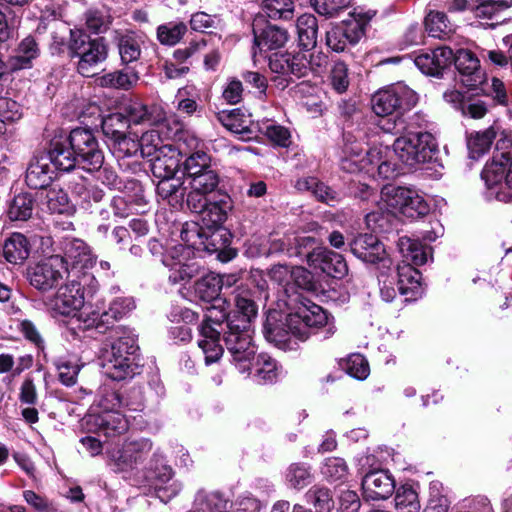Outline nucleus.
I'll return each instance as SVG.
<instances>
[{
    "mask_svg": "<svg viewBox=\"0 0 512 512\" xmlns=\"http://www.w3.org/2000/svg\"><path fill=\"white\" fill-rule=\"evenodd\" d=\"M55 365L59 372L60 382L65 386H73L77 381L82 365L76 361L63 358L58 359Z\"/></svg>",
    "mask_w": 512,
    "mask_h": 512,
    "instance_id": "64",
    "label": "nucleus"
},
{
    "mask_svg": "<svg viewBox=\"0 0 512 512\" xmlns=\"http://www.w3.org/2000/svg\"><path fill=\"white\" fill-rule=\"evenodd\" d=\"M149 471L152 474L151 478L158 482L155 484V489L157 496L161 501L167 502L178 494L181 489L179 484L172 483L168 487L162 486L171 480L173 470L164 462V457L159 451H155L153 453V457L149 464Z\"/></svg>",
    "mask_w": 512,
    "mask_h": 512,
    "instance_id": "18",
    "label": "nucleus"
},
{
    "mask_svg": "<svg viewBox=\"0 0 512 512\" xmlns=\"http://www.w3.org/2000/svg\"><path fill=\"white\" fill-rule=\"evenodd\" d=\"M309 56L305 52L274 53L269 57V68L283 76H304L309 68Z\"/></svg>",
    "mask_w": 512,
    "mask_h": 512,
    "instance_id": "19",
    "label": "nucleus"
},
{
    "mask_svg": "<svg viewBox=\"0 0 512 512\" xmlns=\"http://www.w3.org/2000/svg\"><path fill=\"white\" fill-rule=\"evenodd\" d=\"M34 210V199L28 193L16 195L8 205L7 216L11 221H26Z\"/></svg>",
    "mask_w": 512,
    "mask_h": 512,
    "instance_id": "43",
    "label": "nucleus"
},
{
    "mask_svg": "<svg viewBox=\"0 0 512 512\" xmlns=\"http://www.w3.org/2000/svg\"><path fill=\"white\" fill-rule=\"evenodd\" d=\"M152 447L148 438L128 439L121 449L110 453V459L117 471H132L143 463Z\"/></svg>",
    "mask_w": 512,
    "mask_h": 512,
    "instance_id": "11",
    "label": "nucleus"
},
{
    "mask_svg": "<svg viewBox=\"0 0 512 512\" xmlns=\"http://www.w3.org/2000/svg\"><path fill=\"white\" fill-rule=\"evenodd\" d=\"M39 47L35 39L31 36L24 38L15 54L10 57L9 65L13 70L30 68L32 61L39 56Z\"/></svg>",
    "mask_w": 512,
    "mask_h": 512,
    "instance_id": "40",
    "label": "nucleus"
},
{
    "mask_svg": "<svg viewBox=\"0 0 512 512\" xmlns=\"http://www.w3.org/2000/svg\"><path fill=\"white\" fill-rule=\"evenodd\" d=\"M393 151L401 162L414 167L432 159L436 142L429 132H409L394 141Z\"/></svg>",
    "mask_w": 512,
    "mask_h": 512,
    "instance_id": "5",
    "label": "nucleus"
},
{
    "mask_svg": "<svg viewBox=\"0 0 512 512\" xmlns=\"http://www.w3.org/2000/svg\"><path fill=\"white\" fill-rule=\"evenodd\" d=\"M142 201L141 196L132 198L130 195H116L111 200V207L113 212L118 217H127L137 210L136 206H140Z\"/></svg>",
    "mask_w": 512,
    "mask_h": 512,
    "instance_id": "62",
    "label": "nucleus"
},
{
    "mask_svg": "<svg viewBox=\"0 0 512 512\" xmlns=\"http://www.w3.org/2000/svg\"><path fill=\"white\" fill-rule=\"evenodd\" d=\"M443 98L447 103L459 110L462 115L473 119H480L487 112L486 105L481 100L471 98L455 89L445 91Z\"/></svg>",
    "mask_w": 512,
    "mask_h": 512,
    "instance_id": "29",
    "label": "nucleus"
},
{
    "mask_svg": "<svg viewBox=\"0 0 512 512\" xmlns=\"http://www.w3.org/2000/svg\"><path fill=\"white\" fill-rule=\"evenodd\" d=\"M219 122L229 131L245 134L249 130V120L244 119L239 109L223 110L217 114Z\"/></svg>",
    "mask_w": 512,
    "mask_h": 512,
    "instance_id": "52",
    "label": "nucleus"
},
{
    "mask_svg": "<svg viewBox=\"0 0 512 512\" xmlns=\"http://www.w3.org/2000/svg\"><path fill=\"white\" fill-rule=\"evenodd\" d=\"M266 340L280 349H294L293 339L305 341L311 334L327 339L335 333L333 322H264Z\"/></svg>",
    "mask_w": 512,
    "mask_h": 512,
    "instance_id": "3",
    "label": "nucleus"
},
{
    "mask_svg": "<svg viewBox=\"0 0 512 512\" xmlns=\"http://www.w3.org/2000/svg\"><path fill=\"white\" fill-rule=\"evenodd\" d=\"M297 34L299 45L305 49L310 50L316 46L317 43V19L312 14H303L298 17Z\"/></svg>",
    "mask_w": 512,
    "mask_h": 512,
    "instance_id": "42",
    "label": "nucleus"
},
{
    "mask_svg": "<svg viewBox=\"0 0 512 512\" xmlns=\"http://www.w3.org/2000/svg\"><path fill=\"white\" fill-rule=\"evenodd\" d=\"M187 26L183 22H168L157 27L156 37L160 44L174 46L181 41Z\"/></svg>",
    "mask_w": 512,
    "mask_h": 512,
    "instance_id": "50",
    "label": "nucleus"
},
{
    "mask_svg": "<svg viewBox=\"0 0 512 512\" xmlns=\"http://www.w3.org/2000/svg\"><path fill=\"white\" fill-rule=\"evenodd\" d=\"M453 62L459 72V81L469 90L480 89L486 92L482 86L485 83V73L480 67L478 58L469 50L460 49L454 53Z\"/></svg>",
    "mask_w": 512,
    "mask_h": 512,
    "instance_id": "13",
    "label": "nucleus"
},
{
    "mask_svg": "<svg viewBox=\"0 0 512 512\" xmlns=\"http://www.w3.org/2000/svg\"><path fill=\"white\" fill-rule=\"evenodd\" d=\"M349 245L352 254L361 261L370 264L381 263L383 267H390L391 260L377 236L370 233L359 234Z\"/></svg>",
    "mask_w": 512,
    "mask_h": 512,
    "instance_id": "12",
    "label": "nucleus"
},
{
    "mask_svg": "<svg viewBox=\"0 0 512 512\" xmlns=\"http://www.w3.org/2000/svg\"><path fill=\"white\" fill-rule=\"evenodd\" d=\"M398 290L402 295L407 296L406 300H416L423 294L421 274L410 264H403L397 267Z\"/></svg>",
    "mask_w": 512,
    "mask_h": 512,
    "instance_id": "30",
    "label": "nucleus"
},
{
    "mask_svg": "<svg viewBox=\"0 0 512 512\" xmlns=\"http://www.w3.org/2000/svg\"><path fill=\"white\" fill-rule=\"evenodd\" d=\"M495 137L496 132L492 127L484 131L471 134L467 139L470 158L478 159L485 154L490 149Z\"/></svg>",
    "mask_w": 512,
    "mask_h": 512,
    "instance_id": "45",
    "label": "nucleus"
},
{
    "mask_svg": "<svg viewBox=\"0 0 512 512\" xmlns=\"http://www.w3.org/2000/svg\"><path fill=\"white\" fill-rule=\"evenodd\" d=\"M232 506V502L218 491L200 490L194 500L197 512H229Z\"/></svg>",
    "mask_w": 512,
    "mask_h": 512,
    "instance_id": "37",
    "label": "nucleus"
},
{
    "mask_svg": "<svg viewBox=\"0 0 512 512\" xmlns=\"http://www.w3.org/2000/svg\"><path fill=\"white\" fill-rule=\"evenodd\" d=\"M210 156L204 151H195L184 161L183 170L186 180L196 176L204 170L210 169Z\"/></svg>",
    "mask_w": 512,
    "mask_h": 512,
    "instance_id": "57",
    "label": "nucleus"
},
{
    "mask_svg": "<svg viewBox=\"0 0 512 512\" xmlns=\"http://www.w3.org/2000/svg\"><path fill=\"white\" fill-rule=\"evenodd\" d=\"M184 250L182 245L174 247L163 259L164 265L170 269L169 280L174 284L189 281L199 273L198 263L184 257Z\"/></svg>",
    "mask_w": 512,
    "mask_h": 512,
    "instance_id": "20",
    "label": "nucleus"
},
{
    "mask_svg": "<svg viewBox=\"0 0 512 512\" xmlns=\"http://www.w3.org/2000/svg\"><path fill=\"white\" fill-rule=\"evenodd\" d=\"M66 278L67 282L58 289L50 307L55 315L74 317L83 307L85 296L82 283L74 273H68Z\"/></svg>",
    "mask_w": 512,
    "mask_h": 512,
    "instance_id": "10",
    "label": "nucleus"
},
{
    "mask_svg": "<svg viewBox=\"0 0 512 512\" xmlns=\"http://www.w3.org/2000/svg\"><path fill=\"white\" fill-rule=\"evenodd\" d=\"M296 187L302 191H311L319 200L327 204H331L337 199L336 192L315 177L298 180Z\"/></svg>",
    "mask_w": 512,
    "mask_h": 512,
    "instance_id": "49",
    "label": "nucleus"
},
{
    "mask_svg": "<svg viewBox=\"0 0 512 512\" xmlns=\"http://www.w3.org/2000/svg\"><path fill=\"white\" fill-rule=\"evenodd\" d=\"M418 101L417 94L403 83H397L379 90L372 98V109L378 116H388L397 110L413 107Z\"/></svg>",
    "mask_w": 512,
    "mask_h": 512,
    "instance_id": "7",
    "label": "nucleus"
},
{
    "mask_svg": "<svg viewBox=\"0 0 512 512\" xmlns=\"http://www.w3.org/2000/svg\"><path fill=\"white\" fill-rule=\"evenodd\" d=\"M115 41L122 63L129 64L140 58L143 43L141 35L131 30L116 32Z\"/></svg>",
    "mask_w": 512,
    "mask_h": 512,
    "instance_id": "33",
    "label": "nucleus"
},
{
    "mask_svg": "<svg viewBox=\"0 0 512 512\" xmlns=\"http://www.w3.org/2000/svg\"><path fill=\"white\" fill-rule=\"evenodd\" d=\"M70 35V57L78 58L77 71L84 77H91L97 73L98 67L108 57V46L103 38L90 39L81 30L64 27Z\"/></svg>",
    "mask_w": 512,
    "mask_h": 512,
    "instance_id": "4",
    "label": "nucleus"
},
{
    "mask_svg": "<svg viewBox=\"0 0 512 512\" xmlns=\"http://www.w3.org/2000/svg\"><path fill=\"white\" fill-rule=\"evenodd\" d=\"M53 179V172L47 158L31 161L26 171V183L32 189L47 188Z\"/></svg>",
    "mask_w": 512,
    "mask_h": 512,
    "instance_id": "38",
    "label": "nucleus"
},
{
    "mask_svg": "<svg viewBox=\"0 0 512 512\" xmlns=\"http://www.w3.org/2000/svg\"><path fill=\"white\" fill-rule=\"evenodd\" d=\"M68 140L83 170L95 172L101 169L104 164V155L91 130L75 128L70 132Z\"/></svg>",
    "mask_w": 512,
    "mask_h": 512,
    "instance_id": "8",
    "label": "nucleus"
},
{
    "mask_svg": "<svg viewBox=\"0 0 512 512\" xmlns=\"http://www.w3.org/2000/svg\"><path fill=\"white\" fill-rule=\"evenodd\" d=\"M321 472L329 481H340L347 477L348 466L344 459L332 457L325 460Z\"/></svg>",
    "mask_w": 512,
    "mask_h": 512,
    "instance_id": "63",
    "label": "nucleus"
},
{
    "mask_svg": "<svg viewBox=\"0 0 512 512\" xmlns=\"http://www.w3.org/2000/svg\"><path fill=\"white\" fill-rule=\"evenodd\" d=\"M231 209L232 201L228 195L214 196L208 200L207 205L199 214L200 220L207 229H217L227 220Z\"/></svg>",
    "mask_w": 512,
    "mask_h": 512,
    "instance_id": "27",
    "label": "nucleus"
},
{
    "mask_svg": "<svg viewBox=\"0 0 512 512\" xmlns=\"http://www.w3.org/2000/svg\"><path fill=\"white\" fill-rule=\"evenodd\" d=\"M186 192L187 187L179 177L161 179L156 186L157 196L175 209L183 208Z\"/></svg>",
    "mask_w": 512,
    "mask_h": 512,
    "instance_id": "31",
    "label": "nucleus"
},
{
    "mask_svg": "<svg viewBox=\"0 0 512 512\" xmlns=\"http://www.w3.org/2000/svg\"><path fill=\"white\" fill-rule=\"evenodd\" d=\"M285 480L290 488L301 490L313 480L311 467L305 463H292L285 472Z\"/></svg>",
    "mask_w": 512,
    "mask_h": 512,
    "instance_id": "44",
    "label": "nucleus"
},
{
    "mask_svg": "<svg viewBox=\"0 0 512 512\" xmlns=\"http://www.w3.org/2000/svg\"><path fill=\"white\" fill-rule=\"evenodd\" d=\"M344 156L341 159V169L348 173H356L362 170H368V164L374 162V156L379 154L376 148L366 149L363 143L350 141L346 138L343 148Z\"/></svg>",
    "mask_w": 512,
    "mask_h": 512,
    "instance_id": "16",
    "label": "nucleus"
},
{
    "mask_svg": "<svg viewBox=\"0 0 512 512\" xmlns=\"http://www.w3.org/2000/svg\"><path fill=\"white\" fill-rule=\"evenodd\" d=\"M453 59V50L443 46L416 56L414 63L423 74L439 77L445 69L450 67Z\"/></svg>",
    "mask_w": 512,
    "mask_h": 512,
    "instance_id": "23",
    "label": "nucleus"
},
{
    "mask_svg": "<svg viewBox=\"0 0 512 512\" xmlns=\"http://www.w3.org/2000/svg\"><path fill=\"white\" fill-rule=\"evenodd\" d=\"M139 141L140 155L153 158L165 153H174L175 145L160 136L159 129H152L142 134Z\"/></svg>",
    "mask_w": 512,
    "mask_h": 512,
    "instance_id": "34",
    "label": "nucleus"
},
{
    "mask_svg": "<svg viewBox=\"0 0 512 512\" xmlns=\"http://www.w3.org/2000/svg\"><path fill=\"white\" fill-rule=\"evenodd\" d=\"M27 279L31 286L39 291L47 292L56 287L64 276H68V268L64 259L53 255L27 269Z\"/></svg>",
    "mask_w": 512,
    "mask_h": 512,
    "instance_id": "9",
    "label": "nucleus"
},
{
    "mask_svg": "<svg viewBox=\"0 0 512 512\" xmlns=\"http://www.w3.org/2000/svg\"><path fill=\"white\" fill-rule=\"evenodd\" d=\"M99 406L102 411L95 416L94 422L100 433L114 437L128 430V420L119 410L122 407V400L117 392L107 391L102 396Z\"/></svg>",
    "mask_w": 512,
    "mask_h": 512,
    "instance_id": "6",
    "label": "nucleus"
},
{
    "mask_svg": "<svg viewBox=\"0 0 512 512\" xmlns=\"http://www.w3.org/2000/svg\"><path fill=\"white\" fill-rule=\"evenodd\" d=\"M307 262L311 268L333 278L341 279L348 273L344 257L326 248H314L307 254Z\"/></svg>",
    "mask_w": 512,
    "mask_h": 512,
    "instance_id": "15",
    "label": "nucleus"
},
{
    "mask_svg": "<svg viewBox=\"0 0 512 512\" xmlns=\"http://www.w3.org/2000/svg\"><path fill=\"white\" fill-rule=\"evenodd\" d=\"M412 189L398 186H385L381 192L382 200L388 207L404 216V209Z\"/></svg>",
    "mask_w": 512,
    "mask_h": 512,
    "instance_id": "46",
    "label": "nucleus"
},
{
    "mask_svg": "<svg viewBox=\"0 0 512 512\" xmlns=\"http://www.w3.org/2000/svg\"><path fill=\"white\" fill-rule=\"evenodd\" d=\"M398 249L405 264L420 266L427 262L430 248L408 236L400 237Z\"/></svg>",
    "mask_w": 512,
    "mask_h": 512,
    "instance_id": "36",
    "label": "nucleus"
},
{
    "mask_svg": "<svg viewBox=\"0 0 512 512\" xmlns=\"http://www.w3.org/2000/svg\"><path fill=\"white\" fill-rule=\"evenodd\" d=\"M107 145L117 158L131 157L140 153L138 139L127 136L125 133L109 141Z\"/></svg>",
    "mask_w": 512,
    "mask_h": 512,
    "instance_id": "53",
    "label": "nucleus"
},
{
    "mask_svg": "<svg viewBox=\"0 0 512 512\" xmlns=\"http://www.w3.org/2000/svg\"><path fill=\"white\" fill-rule=\"evenodd\" d=\"M47 159L60 171L74 169L77 161H79L68 137H54L51 140Z\"/></svg>",
    "mask_w": 512,
    "mask_h": 512,
    "instance_id": "28",
    "label": "nucleus"
},
{
    "mask_svg": "<svg viewBox=\"0 0 512 512\" xmlns=\"http://www.w3.org/2000/svg\"><path fill=\"white\" fill-rule=\"evenodd\" d=\"M136 309L135 300L132 297H119L114 299L104 315L112 318L113 320H121L132 316L133 311Z\"/></svg>",
    "mask_w": 512,
    "mask_h": 512,
    "instance_id": "61",
    "label": "nucleus"
},
{
    "mask_svg": "<svg viewBox=\"0 0 512 512\" xmlns=\"http://www.w3.org/2000/svg\"><path fill=\"white\" fill-rule=\"evenodd\" d=\"M224 286V278L216 273H209L196 281L194 285L195 295L203 302H216L208 308L209 314L205 315L203 320H219L218 315L213 312L218 310L224 301L219 298L220 291Z\"/></svg>",
    "mask_w": 512,
    "mask_h": 512,
    "instance_id": "17",
    "label": "nucleus"
},
{
    "mask_svg": "<svg viewBox=\"0 0 512 512\" xmlns=\"http://www.w3.org/2000/svg\"><path fill=\"white\" fill-rule=\"evenodd\" d=\"M190 189H195L205 193H212L219 184V176L212 168L188 179Z\"/></svg>",
    "mask_w": 512,
    "mask_h": 512,
    "instance_id": "58",
    "label": "nucleus"
},
{
    "mask_svg": "<svg viewBox=\"0 0 512 512\" xmlns=\"http://www.w3.org/2000/svg\"><path fill=\"white\" fill-rule=\"evenodd\" d=\"M363 27L358 21H345L326 32V45L335 52L345 50L347 44L355 45L363 36Z\"/></svg>",
    "mask_w": 512,
    "mask_h": 512,
    "instance_id": "24",
    "label": "nucleus"
},
{
    "mask_svg": "<svg viewBox=\"0 0 512 512\" xmlns=\"http://www.w3.org/2000/svg\"><path fill=\"white\" fill-rule=\"evenodd\" d=\"M508 157L501 154L500 158H493V160L487 163L481 173V177L484 180L488 190L489 197H495L499 201H509L510 196L506 193L497 190L503 187V179H505L507 173Z\"/></svg>",
    "mask_w": 512,
    "mask_h": 512,
    "instance_id": "25",
    "label": "nucleus"
},
{
    "mask_svg": "<svg viewBox=\"0 0 512 512\" xmlns=\"http://www.w3.org/2000/svg\"><path fill=\"white\" fill-rule=\"evenodd\" d=\"M30 243L22 233H12L2 247V254L5 260L12 264H22L30 254Z\"/></svg>",
    "mask_w": 512,
    "mask_h": 512,
    "instance_id": "35",
    "label": "nucleus"
},
{
    "mask_svg": "<svg viewBox=\"0 0 512 512\" xmlns=\"http://www.w3.org/2000/svg\"><path fill=\"white\" fill-rule=\"evenodd\" d=\"M262 17H256L253 21L254 49L260 52L280 49L289 39L286 29L277 25L261 27Z\"/></svg>",
    "mask_w": 512,
    "mask_h": 512,
    "instance_id": "21",
    "label": "nucleus"
},
{
    "mask_svg": "<svg viewBox=\"0 0 512 512\" xmlns=\"http://www.w3.org/2000/svg\"><path fill=\"white\" fill-rule=\"evenodd\" d=\"M200 335L223 340L239 372H249L256 350L253 344L254 329L250 322H202Z\"/></svg>",
    "mask_w": 512,
    "mask_h": 512,
    "instance_id": "1",
    "label": "nucleus"
},
{
    "mask_svg": "<svg viewBox=\"0 0 512 512\" xmlns=\"http://www.w3.org/2000/svg\"><path fill=\"white\" fill-rule=\"evenodd\" d=\"M173 152L174 153H163L151 158L152 172L159 180L175 177L179 166V156L183 153L181 143L174 147Z\"/></svg>",
    "mask_w": 512,
    "mask_h": 512,
    "instance_id": "39",
    "label": "nucleus"
},
{
    "mask_svg": "<svg viewBox=\"0 0 512 512\" xmlns=\"http://www.w3.org/2000/svg\"><path fill=\"white\" fill-rule=\"evenodd\" d=\"M181 239L186 244L187 247L182 246L184 249V253L188 256L191 253V248L193 249H201L207 248L206 246V233L203 231L202 227L199 226L196 222L186 223L181 230Z\"/></svg>",
    "mask_w": 512,
    "mask_h": 512,
    "instance_id": "47",
    "label": "nucleus"
},
{
    "mask_svg": "<svg viewBox=\"0 0 512 512\" xmlns=\"http://www.w3.org/2000/svg\"><path fill=\"white\" fill-rule=\"evenodd\" d=\"M343 368L351 377L358 380H364L370 374L368 361L359 353L349 355L343 363Z\"/></svg>",
    "mask_w": 512,
    "mask_h": 512,
    "instance_id": "59",
    "label": "nucleus"
},
{
    "mask_svg": "<svg viewBox=\"0 0 512 512\" xmlns=\"http://www.w3.org/2000/svg\"><path fill=\"white\" fill-rule=\"evenodd\" d=\"M512 7V0H489L478 5L474 14L480 19L491 20V27L502 24L512 17L508 10Z\"/></svg>",
    "mask_w": 512,
    "mask_h": 512,
    "instance_id": "32",
    "label": "nucleus"
},
{
    "mask_svg": "<svg viewBox=\"0 0 512 512\" xmlns=\"http://www.w3.org/2000/svg\"><path fill=\"white\" fill-rule=\"evenodd\" d=\"M76 324L75 326L68 327V333L72 339H83V338H97L98 334L105 333L109 328L105 325V322H91L85 325H81V322H70Z\"/></svg>",
    "mask_w": 512,
    "mask_h": 512,
    "instance_id": "60",
    "label": "nucleus"
},
{
    "mask_svg": "<svg viewBox=\"0 0 512 512\" xmlns=\"http://www.w3.org/2000/svg\"><path fill=\"white\" fill-rule=\"evenodd\" d=\"M263 12L271 19H290L294 12L292 0H260Z\"/></svg>",
    "mask_w": 512,
    "mask_h": 512,
    "instance_id": "55",
    "label": "nucleus"
},
{
    "mask_svg": "<svg viewBox=\"0 0 512 512\" xmlns=\"http://www.w3.org/2000/svg\"><path fill=\"white\" fill-rule=\"evenodd\" d=\"M362 489L366 499L385 500L395 491V480L387 470H373L364 476Z\"/></svg>",
    "mask_w": 512,
    "mask_h": 512,
    "instance_id": "22",
    "label": "nucleus"
},
{
    "mask_svg": "<svg viewBox=\"0 0 512 512\" xmlns=\"http://www.w3.org/2000/svg\"><path fill=\"white\" fill-rule=\"evenodd\" d=\"M65 266L68 273H74L79 277V273L92 268L96 263V256L92 253L90 247L81 239H66L63 245Z\"/></svg>",
    "mask_w": 512,
    "mask_h": 512,
    "instance_id": "14",
    "label": "nucleus"
},
{
    "mask_svg": "<svg viewBox=\"0 0 512 512\" xmlns=\"http://www.w3.org/2000/svg\"><path fill=\"white\" fill-rule=\"evenodd\" d=\"M394 501L397 512H420L418 493L410 485L400 486L396 490Z\"/></svg>",
    "mask_w": 512,
    "mask_h": 512,
    "instance_id": "48",
    "label": "nucleus"
},
{
    "mask_svg": "<svg viewBox=\"0 0 512 512\" xmlns=\"http://www.w3.org/2000/svg\"><path fill=\"white\" fill-rule=\"evenodd\" d=\"M139 81L138 73L133 69L113 71L98 78V84L104 88L129 90Z\"/></svg>",
    "mask_w": 512,
    "mask_h": 512,
    "instance_id": "41",
    "label": "nucleus"
},
{
    "mask_svg": "<svg viewBox=\"0 0 512 512\" xmlns=\"http://www.w3.org/2000/svg\"><path fill=\"white\" fill-rule=\"evenodd\" d=\"M110 334L116 339L101 350L102 367L112 380L121 381L135 374V355L139 349L137 336L122 328H111Z\"/></svg>",
    "mask_w": 512,
    "mask_h": 512,
    "instance_id": "2",
    "label": "nucleus"
},
{
    "mask_svg": "<svg viewBox=\"0 0 512 512\" xmlns=\"http://www.w3.org/2000/svg\"><path fill=\"white\" fill-rule=\"evenodd\" d=\"M123 117L133 124L161 126L165 112L159 106H147L138 100H130L123 107Z\"/></svg>",
    "mask_w": 512,
    "mask_h": 512,
    "instance_id": "26",
    "label": "nucleus"
},
{
    "mask_svg": "<svg viewBox=\"0 0 512 512\" xmlns=\"http://www.w3.org/2000/svg\"><path fill=\"white\" fill-rule=\"evenodd\" d=\"M307 502L313 505L317 512H330L334 507L333 497L328 488L314 486L306 493Z\"/></svg>",
    "mask_w": 512,
    "mask_h": 512,
    "instance_id": "56",
    "label": "nucleus"
},
{
    "mask_svg": "<svg viewBox=\"0 0 512 512\" xmlns=\"http://www.w3.org/2000/svg\"><path fill=\"white\" fill-rule=\"evenodd\" d=\"M259 132L264 134L271 142L280 147H289L291 144L290 131L275 121L266 120L258 123Z\"/></svg>",
    "mask_w": 512,
    "mask_h": 512,
    "instance_id": "51",
    "label": "nucleus"
},
{
    "mask_svg": "<svg viewBox=\"0 0 512 512\" xmlns=\"http://www.w3.org/2000/svg\"><path fill=\"white\" fill-rule=\"evenodd\" d=\"M426 30L434 38L448 36L453 28L443 12H430L425 19Z\"/></svg>",
    "mask_w": 512,
    "mask_h": 512,
    "instance_id": "54",
    "label": "nucleus"
}]
</instances>
